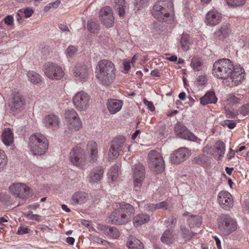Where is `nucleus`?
Wrapping results in <instances>:
<instances>
[{"mask_svg": "<svg viewBox=\"0 0 249 249\" xmlns=\"http://www.w3.org/2000/svg\"><path fill=\"white\" fill-rule=\"evenodd\" d=\"M213 74L217 78H230L232 86H237L241 83L245 76L244 69L240 65H234L232 61L227 58L216 61L213 65Z\"/></svg>", "mask_w": 249, "mask_h": 249, "instance_id": "1", "label": "nucleus"}, {"mask_svg": "<svg viewBox=\"0 0 249 249\" xmlns=\"http://www.w3.org/2000/svg\"><path fill=\"white\" fill-rule=\"evenodd\" d=\"M96 77L103 85L111 84L116 78V69L114 64L108 60H100L97 66Z\"/></svg>", "mask_w": 249, "mask_h": 249, "instance_id": "2", "label": "nucleus"}, {"mask_svg": "<svg viewBox=\"0 0 249 249\" xmlns=\"http://www.w3.org/2000/svg\"><path fill=\"white\" fill-rule=\"evenodd\" d=\"M173 3L171 0H160L153 6L151 13L160 22H169L173 19Z\"/></svg>", "mask_w": 249, "mask_h": 249, "instance_id": "3", "label": "nucleus"}, {"mask_svg": "<svg viewBox=\"0 0 249 249\" xmlns=\"http://www.w3.org/2000/svg\"><path fill=\"white\" fill-rule=\"evenodd\" d=\"M114 210L110 215V219L113 224L122 225L126 223L135 212L134 207L128 203H115L113 204Z\"/></svg>", "mask_w": 249, "mask_h": 249, "instance_id": "4", "label": "nucleus"}, {"mask_svg": "<svg viewBox=\"0 0 249 249\" xmlns=\"http://www.w3.org/2000/svg\"><path fill=\"white\" fill-rule=\"evenodd\" d=\"M218 228L221 233L228 235L236 230L237 222L229 215L223 214L218 219Z\"/></svg>", "mask_w": 249, "mask_h": 249, "instance_id": "5", "label": "nucleus"}, {"mask_svg": "<svg viewBox=\"0 0 249 249\" xmlns=\"http://www.w3.org/2000/svg\"><path fill=\"white\" fill-rule=\"evenodd\" d=\"M148 164L150 169L156 174L162 172L165 169L164 161L161 154L151 150L148 154Z\"/></svg>", "mask_w": 249, "mask_h": 249, "instance_id": "6", "label": "nucleus"}, {"mask_svg": "<svg viewBox=\"0 0 249 249\" xmlns=\"http://www.w3.org/2000/svg\"><path fill=\"white\" fill-rule=\"evenodd\" d=\"M70 160L74 166L83 169L86 163L85 152L80 146L73 148L70 153Z\"/></svg>", "mask_w": 249, "mask_h": 249, "instance_id": "7", "label": "nucleus"}, {"mask_svg": "<svg viewBox=\"0 0 249 249\" xmlns=\"http://www.w3.org/2000/svg\"><path fill=\"white\" fill-rule=\"evenodd\" d=\"M45 75L51 79L59 80L61 79L64 73L62 68L56 63L48 62L43 68Z\"/></svg>", "mask_w": 249, "mask_h": 249, "instance_id": "8", "label": "nucleus"}, {"mask_svg": "<svg viewBox=\"0 0 249 249\" xmlns=\"http://www.w3.org/2000/svg\"><path fill=\"white\" fill-rule=\"evenodd\" d=\"M73 103L77 109L85 111L89 106L90 97L84 91L78 92L73 97Z\"/></svg>", "mask_w": 249, "mask_h": 249, "instance_id": "9", "label": "nucleus"}, {"mask_svg": "<svg viewBox=\"0 0 249 249\" xmlns=\"http://www.w3.org/2000/svg\"><path fill=\"white\" fill-rule=\"evenodd\" d=\"M203 152L209 155L212 156L215 160H219L225 154V143L222 141H217L214 147L207 144L203 149Z\"/></svg>", "mask_w": 249, "mask_h": 249, "instance_id": "10", "label": "nucleus"}, {"mask_svg": "<svg viewBox=\"0 0 249 249\" xmlns=\"http://www.w3.org/2000/svg\"><path fill=\"white\" fill-rule=\"evenodd\" d=\"M9 190L13 195L20 198H28L32 195L31 189L24 183L13 184L9 187Z\"/></svg>", "mask_w": 249, "mask_h": 249, "instance_id": "11", "label": "nucleus"}, {"mask_svg": "<svg viewBox=\"0 0 249 249\" xmlns=\"http://www.w3.org/2000/svg\"><path fill=\"white\" fill-rule=\"evenodd\" d=\"M65 115L68 122L69 129L75 131L79 130L81 127L82 123L77 112L73 109H68L66 111Z\"/></svg>", "mask_w": 249, "mask_h": 249, "instance_id": "12", "label": "nucleus"}, {"mask_svg": "<svg viewBox=\"0 0 249 249\" xmlns=\"http://www.w3.org/2000/svg\"><path fill=\"white\" fill-rule=\"evenodd\" d=\"M191 155L190 151L186 148H180L170 155V161L173 164H179L187 160Z\"/></svg>", "mask_w": 249, "mask_h": 249, "instance_id": "13", "label": "nucleus"}, {"mask_svg": "<svg viewBox=\"0 0 249 249\" xmlns=\"http://www.w3.org/2000/svg\"><path fill=\"white\" fill-rule=\"evenodd\" d=\"M135 187H140L145 178V171L144 166L141 163L136 164L132 169Z\"/></svg>", "mask_w": 249, "mask_h": 249, "instance_id": "14", "label": "nucleus"}, {"mask_svg": "<svg viewBox=\"0 0 249 249\" xmlns=\"http://www.w3.org/2000/svg\"><path fill=\"white\" fill-rule=\"evenodd\" d=\"M217 201L221 208L226 210H230L233 206L232 196L226 191H221L218 193Z\"/></svg>", "mask_w": 249, "mask_h": 249, "instance_id": "15", "label": "nucleus"}, {"mask_svg": "<svg viewBox=\"0 0 249 249\" xmlns=\"http://www.w3.org/2000/svg\"><path fill=\"white\" fill-rule=\"evenodd\" d=\"M175 132L179 138L185 140H196V136L191 132L183 124L178 122L175 125Z\"/></svg>", "mask_w": 249, "mask_h": 249, "instance_id": "16", "label": "nucleus"}, {"mask_svg": "<svg viewBox=\"0 0 249 249\" xmlns=\"http://www.w3.org/2000/svg\"><path fill=\"white\" fill-rule=\"evenodd\" d=\"M100 19L102 23L107 28L112 27L114 23V18L111 9L109 6L102 8L99 12Z\"/></svg>", "mask_w": 249, "mask_h": 249, "instance_id": "17", "label": "nucleus"}, {"mask_svg": "<svg viewBox=\"0 0 249 249\" xmlns=\"http://www.w3.org/2000/svg\"><path fill=\"white\" fill-rule=\"evenodd\" d=\"M48 141H31L29 146L33 155L44 154L48 148Z\"/></svg>", "mask_w": 249, "mask_h": 249, "instance_id": "18", "label": "nucleus"}, {"mask_svg": "<svg viewBox=\"0 0 249 249\" xmlns=\"http://www.w3.org/2000/svg\"><path fill=\"white\" fill-rule=\"evenodd\" d=\"M124 145L122 141H112L107 154L109 161H114L118 158Z\"/></svg>", "mask_w": 249, "mask_h": 249, "instance_id": "19", "label": "nucleus"}, {"mask_svg": "<svg viewBox=\"0 0 249 249\" xmlns=\"http://www.w3.org/2000/svg\"><path fill=\"white\" fill-rule=\"evenodd\" d=\"M221 20V14L215 10L210 11L206 16V23L211 26L218 24Z\"/></svg>", "mask_w": 249, "mask_h": 249, "instance_id": "20", "label": "nucleus"}, {"mask_svg": "<svg viewBox=\"0 0 249 249\" xmlns=\"http://www.w3.org/2000/svg\"><path fill=\"white\" fill-rule=\"evenodd\" d=\"M25 105V99L20 94L17 93L13 97L12 100L9 104V107L12 110L15 111L23 108Z\"/></svg>", "mask_w": 249, "mask_h": 249, "instance_id": "21", "label": "nucleus"}, {"mask_svg": "<svg viewBox=\"0 0 249 249\" xmlns=\"http://www.w3.org/2000/svg\"><path fill=\"white\" fill-rule=\"evenodd\" d=\"M89 198L87 193L83 192H77L71 196L70 200L71 203L73 205L82 204L86 203Z\"/></svg>", "mask_w": 249, "mask_h": 249, "instance_id": "22", "label": "nucleus"}, {"mask_svg": "<svg viewBox=\"0 0 249 249\" xmlns=\"http://www.w3.org/2000/svg\"><path fill=\"white\" fill-rule=\"evenodd\" d=\"M89 69L85 64H78L74 69V73L81 80H86L89 76Z\"/></svg>", "mask_w": 249, "mask_h": 249, "instance_id": "23", "label": "nucleus"}, {"mask_svg": "<svg viewBox=\"0 0 249 249\" xmlns=\"http://www.w3.org/2000/svg\"><path fill=\"white\" fill-rule=\"evenodd\" d=\"M45 126L53 129H57L59 127L60 122L57 116L54 114L47 115L44 119Z\"/></svg>", "mask_w": 249, "mask_h": 249, "instance_id": "24", "label": "nucleus"}, {"mask_svg": "<svg viewBox=\"0 0 249 249\" xmlns=\"http://www.w3.org/2000/svg\"><path fill=\"white\" fill-rule=\"evenodd\" d=\"M104 170L102 167L97 166L94 168L89 173L88 179L90 183H97L103 177Z\"/></svg>", "mask_w": 249, "mask_h": 249, "instance_id": "25", "label": "nucleus"}, {"mask_svg": "<svg viewBox=\"0 0 249 249\" xmlns=\"http://www.w3.org/2000/svg\"><path fill=\"white\" fill-rule=\"evenodd\" d=\"M123 102L117 99H109L107 103V107L109 112L114 114L119 111L122 107Z\"/></svg>", "mask_w": 249, "mask_h": 249, "instance_id": "26", "label": "nucleus"}, {"mask_svg": "<svg viewBox=\"0 0 249 249\" xmlns=\"http://www.w3.org/2000/svg\"><path fill=\"white\" fill-rule=\"evenodd\" d=\"M87 151L89 153L91 161L95 162L98 158L97 144L95 141H89L87 144Z\"/></svg>", "mask_w": 249, "mask_h": 249, "instance_id": "27", "label": "nucleus"}, {"mask_svg": "<svg viewBox=\"0 0 249 249\" xmlns=\"http://www.w3.org/2000/svg\"><path fill=\"white\" fill-rule=\"evenodd\" d=\"M203 154L198 155L195 157L194 161L199 165H201L204 167H207L209 166L211 163V159L209 155H206V153L203 151Z\"/></svg>", "mask_w": 249, "mask_h": 249, "instance_id": "28", "label": "nucleus"}, {"mask_svg": "<svg viewBox=\"0 0 249 249\" xmlns=\"http://www.w3.org/2000/svg\"><path fill=\"white\" fill-rule=\"evenodd\" d=\"M217 98L215 96L214 92L213 91H208L200 98L201 104L206 105L209 104H214L217 102Z\"/></svg>", "mask_w": 249, "mask_h": 249, "instance_id": "29", "label": "nucleus"}, {"mask_svg": "<svg viewBox=\"0 0 249 249\" xmlns=\"http://www.w3.org/2000/svg\"><path fill=\"white\" fill-rule=\"evenodd\" d=\"M230 25L228 24L222 25L221 28L214 34L215 37L219 39L226 38L231 32Z\"/></svg>", "mask_w": 249, "mask_h": 249, "instance_id": "30", "label": "nucleus"}, {"mask_svg": "<svg viewBox=\"0 0 249 249\" xmlns=\"http://www.w3.org/2000/svg\"><path fill=\"white\" fill-rule=\"evenodd\" d=\"M126 246L129 249H144L143 244L141 241L133 236L129 237Z\"/></svg>", "mask_w": 249, "mask_h": 249, "instance_id": "31", "label": "nucleus"}, {"mask_svg": "<svg viewBox=\"0 0 249 249\" xmlns=\"http://www.w3.org/2000/svg\"><path fill=\"white\" fill-rule=\"evenodd\" d=\"M150 216L147 214H139L136 215L133 219L134 226L139 227L150 221Z\"/></svg>", "mask_w": 249, "mask_h": 249, "instance_id": "32", "label": "nucleus"}, {"mask_svg": "<svg viewBox=\"0 0 249 249\" xmlns=\"http://www.w3.org/2000/svg\"><path fill=\"white\" fill-rule=\"evenodd\" d=\"M102 230L105 234L112 238L116 239L120 236V232L116 228L104 226L102 227Z\"/></svg>", "mask_w": 249, "mask_h": 249, "instance_id": "33", "label": "nucleus"}, {"mask_svg": "<svg viewBox=\"0 0 249 249\" xmlns=\"http://www.w3.org/2000/svg\"><path fill=\"white\" fill-rule=\"evenodd\" d=\"M174 234L173 231L170 230H166L160 238L161 242L164 244L170 245L173 243Z\"/></svg>", "mask_w": 249, "mask_h": 249, "instance_id": "34", "label": "nucleus"}, {"mask_svg": "<svg viewBox=\"0 0 249 249\" xmlns=\"http://www.w3.org/2000/svg\"><path fill=\"white\" fill-rule=\"evenodd\" d=\"M190 38V36L188 34H183L182 35L180 44L181 48L184 51H187L190 48V46L191 45Z\"/></svg>", "mask_w": 249, "mask_h": 249, "instance_id": "35", "label": "nucleus"}, {"mask_svg": "<svg viewBox=\"0 0 249 249\" xmlns=\"http://www.w3.org/2000/svg\"><path fill=\"white\" fill-rule=\"evenodd\" d=\"M107 176L109 182L116 180L119 176V166L117 165L112 166L107 173Z\"/></svg>", "mask_w": 249, "mask_h": 249, "instance_id": "36", "label": "nucleus"}, {"mask_svg": "<svg viewBox=\"0 0 249 249\" xmlns=\"http://www.w3.org/2000/svg\"><path fill=\"white\" fill-rule=\"evenodd\" d=\"M190 65L195 71H200L203 69V61L198 57H193L191 60Z\"/></svg>", "mask_w": 249, "mask_h": 249, "instance_id": "37", "label": "nucleus"}, {"mask_svg": "<svg viewBox=\"0 0 249 249\" xmlns=\"http://www.w3.org/2000/svg\"><path fill=\"white\" fill-rule=\"evenodd\" d=\"M27 76L29 81L35 84H37L41 81V76L33 71H28L27 73Z\"/></svg>", "mask_w": 249, "mask_h": 249, "instance_id": "38", "label": "nucleus"}, {"mask_svg": "<svg viewBox=\"0 0 249 249\" xmlns=\"http://www.w3.org/2000/svg\"><path fill=\"white\" fill-rule=\"evenodd\" d=\"M201 218L198 215H192L188 220L190 227H199L201 224Z\"/></svg>", "mask_w": 249, "mask_h": 249, "instance_id": "39", "label": "nucleus"}, {"mask_svg": "<svg viewBox=\"0 0 249 249\" xmlns=\"http://www.w3.org/2000/svg\"><path fill=\"white\" fill-rule=\"evenodd\" d=\"M1 140H14L13 131L9 128H5L2 133Z\"/></svg>", "mask_w": 249, "mask_h": 249, "instance_id": "40", "label": "nucleus"}, {"mask_svg": "<svg viewBox=\"0 0 249 249\" xmlns=\"http://www.w3.org/2000/svg\"><path fill=\"white\" fill-rule=\"evenodd\" d=\"M247 0H225L227 4L232 8L242 6Z\"/></svg>", "mask_w": 249, "mask_h": 249, "instance_id": "41", "label": "nucleus"}, {"mask_svg": "<svg viewBox=\"0 0 249 249\" xmlns=\"http://www.w3.org/2000/svg\"><path fill=\"white\" fill-rule=\"evenodd\" d=\"M87 28L88 30L91 33H96L100 29L99 24L93 21L88 22Z\"/></svg>", "mask_w": 249, "mask_h": 249, "instance_id": "42", "label": "nucleus"}, {"mask_svg": "<svg viewBox=\"0 0 249 249\" xmlns=\"http://www.w3.org/2000/svg\"><path fill=\"white\" fill-rule=\"evenodd\" d=\"M149 0H134V5L135 9L140 10L148 4Z\"/></svg>", "mask_w": 249, "mask_h": 249, "instance_id": "43", "label": "nucleus"}, {"mask_svg": "<svg viewBox=\"0 0 249 249\" xmlns=\"http://www.w3.org/2000/svg\"><path fill=\"white\" fill-rule=\"evenodd\" d=\"M7 162V156L4 152L0 150V172L3 170Z\"/></svg>", "mask_w": 249, "mask_h": 249, "instance_id": "44", "label": "nucleus"}, {"mask_svg": "<svg viewBox=\"0 0 249 249\" xmlns=\"http://www.w3.org/2000/svg\"><path fill=\"white\" fill-rule=\"evenodd\" d=\"M181 231L182 237L187 239L188 240L191 239L196 234L193 232H190L189 230L185 228H181Z\"/></svg>", "mask_w": 249, "mask_h": 249, "instance_id": "45", "label": "nucleus"}, {"mask_svg": "<svg viewBox=\"0 0 249 249\" xmlns=\"http://www.w3.org/2000/svg\"><path fill=\"white\" fill-rule=\"evenodd\" d=\"M60 0H56L55 1L51 2L46 6L44 8V11L47 12L51 9H55L57 8L60 4Z\"/></svg>", "mask_w": 249, "mask_h": 249, "instance_id": "46", "label": "nucleus"}, {"mask_svg": "<svg viewBox=\"0 0 249 249\" xmlns=\"http://www.w3.org/2000/svg\"><path fill=\"white\" fill-rule=\"evenodd\" d=\"M29 140H47V138L42 134L39 133H35L32 135L29 138Z\"/></svg>", "mask_w": 249, "mask_h": 249, "instance_id": "47", "label": "nucleus"}, {"mask_svg": "<svg viewBox=\"0 0 249 249\" xmlns=\"http://www.w3.org/2000/svg\"><path fill=\"white\" fill-rule=\"evenodd\" d=\"M32 231L27 228V227L24 226H20L18 228V230L17 231L18 234H24L26 233H29L32 232Z\"/></svg>", "mask_w": 249, "mask_h": 249, "instance_id": "48", "label": "nucleus"}, {"mask_svg": "<svg viewBox=\"0 0 249 249\" xmlns=\"http://www.w3.org/2000/svg\"><path fill=\"white\" fill-rule=\"evenodd\" d=\"M177 222V219L173 216H170L165 221V225L167 227H172Z\"/></svg>", "mask_w": 249, "mask_h": 249, "instance_id": "49", "label": "nucleus"}, {"mask_svg": "<svg viewBox=\"0 0 249 249\" xmlns=\"http://www.w3.org/2000/svg\"><path fill=\"white\" fill-rule=\"evenodd\" d=\"M26 216L30 220H36L37 221H41V216L38 214H32V212H29L26 215Z\"/></svg>", "mask_w": 249, "mask_h": 249, "instance_id": "50", "label": "nucleus"}, {"mask_svg": "<svg viewBox=\"0 0 249 249\" xmlns=\"http://www.w3.org/2000/svg\"><path fill=\"white\" fill-rule=\"evenodd\" d=\"M239 112L243 116L248 114L249 112V105L248 104L243 105L241 107Z\"/></svg>", "mask_w": 249, "mask_h": 249, "instance_id": "51", "label": "nucleus"}, {"mask_svg": "<svg viewBox=\"0 0 249 249\" xmlns=\"http://www.w3.org/2000/svg\"><path fill=\"white\" fill-rule=\"evenodd\" d=\"M228 100L230 103L232 104H235L239 103L240 100L239 98L236 97L234 95L230 94L229 95Z\"/></svg>", "mask_w": 249, "mask_h": 249, "instance_id": "52", "label": "nucleus"}, {"mask_svg": "<svg viewBox=\"0 0 249 249\" xmlns=\"http://www.w3.org/2000/svg\"><path fill=\"white\" fill-rule=\"evenodd\" d=\"M207 83L206 78L204 75H199L197 78V84L199 86L205 85Z\"/></svg>", "mask_w": 249, "mask_h": 249, "instance_id": "53", "label": "nucleus"}, {"mask_svg": "<svg viewBox=\"0 0 249 249\" xmlns=\"http://www.w3.org/2000/svg\"><path fill=\"white\" fill-rule=\"evenodd\" d=\"M144 210L148 212H153L157 210L156 204H147L144 205Z\"/></svg>", "mask_w": 249, "mask_h": 249, "instance_id": "54", "label": "nucleus"}, {"mask_svg": "<svg viewBox=\"0 0 249 249\" xmlns=\"http://www.w3.org/2000/svg\"><path fill=\"white\" fill-rule=\"evenodd\" d=\"M157 209L167 210L168 208V203L166 201H162L156 204Z\"/></svg>", "mask_w": 249, "mask_h": 249, "instance_id": "55", "label": "nucleus"}, {"mask_svg": "<svg viewBox=\"0 0 249 249\" xmlns=\"http://www.w3.org/2000/svg\"><path fill=\"white\" fill-rule=\"evenodd\" d=\"M236 122L233 121L226 120L224 122L223 125H227L229 128L233 129L236 126Z\"/></svg>", "mask_w": 249, "mask_h": 249, "instance_id": "56", "label": "nucleus"}, {"mask_svg": "<svg viewBox=\"0 0 249 249\" xmlns=\"http://www.w3.org/2000/svg\"><path fill=\"white\" fill-rule=\"evenodd\" d=\"M247 197H249L248 196ZM241 204L242 205V207L243 208H245L246 210H249V198H247V199L243 198V196H242L241 199Z\"/></svg>", "mask_w": 249, "mask_h": 249, "instance_id": "57", "label": "nucleus"}, {"mask_svg": "<svg viewBox=\"0 0 249 249\" xmlns=\"http://www.w3.org/2000/svg\"><path fill=\"white\" fill-rule=\"evenodd\" d=\"M67 51L68 55L70 57H71L74 55L75 52L77 51V49L73 46H71L68 48Z\"/></svg>", "mask_w": 249, "mask_h": 249, "instance_id": "58", "label": "nucleus"}, {"mask_svg": "<svg viewBox=\"0 0 249 249\" xmlns=\"http://www.w3.org/2000/svg\"><path fill=\"white\" fill-rule=\"evenodd\" d=\"M33 13V10L30 7H27L24 10V16L26 18H30L32 16Z\"/></svg>", "mask_w": 249, "mask_h": 249, "instance_id": "59", "label": "nucleus"}, {"mask_svg": "<svg viewBox=\"0 0 249 249\" xmlns=\"http://www.w3.org/2000/svg\"><path fill=\"white\" fill-rule=\"evenodd\" d=\"M143 103L151 111H153L155 110V107L152 102L147 101L146 99L143 100Z\"/></svg>", "mask_w": 249, "mask_h": 249, "instance_id": "60", "label": "nucleus"}, {"mask_svg": "<svg viewBox=\"0 0 249 249\" xmlns=\"http://www.w3.org/2000/svg\"><path fill=\"white\" fill-rule=\"evenodd\" d=\"M14 18L12 16L8 15L4 18L5 23L8 25H11L13 24Z\"/></svg>", "mask_w": 249, "mask_h": 249, "instance_id": "61", "label": "nucleus"}, {"mask_svg": "<svg viewBox=\"0 0 249 249\" xmlns=\"http://www.w3.org/2000/svg\"><path fill=\"white\" fill-rule=\"evenodd\" d=\"M116 9H118V15L120 17H124L125 14L124 6H119Z\"/></svg>", "mask_w": 249, "mask_h": 249, "instance_id": "62", "label": "nucleus"}, {"mask_svg": "<svg viewBox=\"0 0 249 249\" xmlns=\"http://www.w3.org/2000/svg\"><path fill=\"white\" fill-rule=\"evenodd\" d=\"M41 230L42 231L44 232H50L52 233L53 232V229L51 228H49L47 226H43L41 228Z\"/></svg>", "mask_w": 249, "mask_h": 249, "instance_id": "63", "label": "nucleus"}, {"mask_svg": "<svg viewBox=\"0 0 249 249\" xmlns=\"http://www.w3.org/2000/svg\"><path fill=\"white\" fill-rule=\"evenodd\" d=\"M94 240L96 242H97L99 244H103V245H105L106 243L107 242V241H106L105 240H104V239H102L101 238H100L98 237H95L94 239Z\"/></svg>", "mask_w": 249, "mask_h": 249, "instance_id": "64", "label": "nucleus"}]
</instances>
